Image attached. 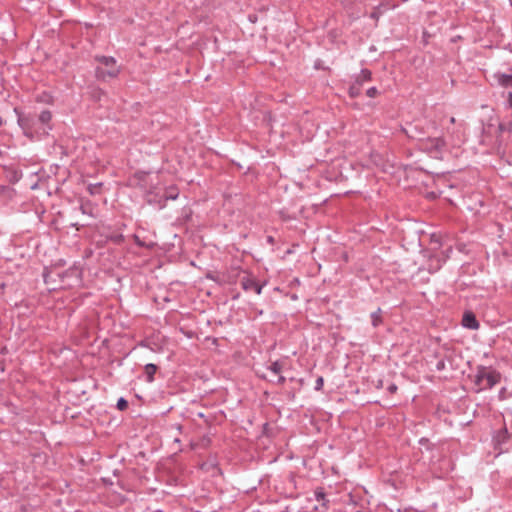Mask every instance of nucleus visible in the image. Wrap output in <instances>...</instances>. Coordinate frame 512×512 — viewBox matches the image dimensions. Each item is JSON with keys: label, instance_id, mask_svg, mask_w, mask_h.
<instances>
[{"label": "nucleus", "instance_id": "26", "mask_svg": "<svg viewBox=\"0 0 512 512\" xmlns=\"http://www.w3.org/2000/svg\"><path fill=\"white\" fill-rule=\"evenodd\" d=\"M100 186H101V184L89 185L88 190H89L90 194H95L97 192V190L100 188Z\"/></svg>", "mask_w": 512, "mask_h": 512}, {"label": "nucleus", "instance_id": "18", "mask_svg": "<svg viewBox=\"0 0 512 512\" xmlns=\"http://www.w3.org/2000/svg\"><path fill=\"white\" fill-rule=\"evenodd\" d=\"M269 370L274 374L279 375L282 370V364L279 361H275L269 366Z\"/></svg>", "mask_w": 512, "mask_h": 512}, {"label": "nucleus", "instance_id": "34", "mask_svg": "<svg viewBox=\"0 0 512 512\" xmlns=\"http://www.w3.org/2000/svg\"><path fill=\"white\" fill-rule=\"evenodd\" d=\"M80 210L82 211V213H84V214L86 213V209H85L84 205L80 206Z\"/></svg>", "mask_w": 512, "mask_h": 512}, {"label": "nucleus", "instance_id": "3", "mask_svg": "<svg viewBox=\"0 0 512 512\" xmlns=\"http://www.w3.org/2000/svg\"><path fill=\"white\" fill-rule=\"evenodd\" d=\"M498 129V147L506 150L512 143V122L500 123Z\"/></svg>", "mask_w": 512, "mask_h": 512}, {"label": "nucleus", "instance_id": "25", "mask_svg": "<svg viewBox=\"0 0 512 512\" xmlns=\"http://www.w3.org/2000/svg\"><path fill=\"white\" fill-rule=\"evenodd\" d=\"M315 497L317 501H323L325 498V493L322 489L315 491Z\"/></svg>", "mask_w": 512, "mask_h": 512}, {"label": "nucleus", "instance_id": "27", "mask_svg": "<svg viewBox=\"0 0 512 512\" xmlns=\"http://www.w3.org/2000/svg\"><path fill=\"white\" fill-rule=\"evenodd\" d=\"M387 390H388L391 394H394V393H396V392H397L398 387H397V385H396V384L391 383V384L388 386Z\"/></svg>", "mask_w": 512, "mask_h": 512}, {"label": "nucleus", "instance_id": "11", "mask_svg": "<svg viewBox=\"0 0 512 512\" xmlns=\"http://www.w3.org/2000/svg\"><path fill=\"white\" fill-rule=\"evenodd\" d=\"M372 78V73L370 70L368 69H362L360 74H358L356 77H355V82H360V85L363 86V84L365 82H368L370 81Z\"/></svg>", "mask_w": 512, "mask_h": 512}, {"label": "nucleus", "instance_id": "13", "mask_svg": "<svg viewBox=\"0 0 512 512\" xmlns=\"http://www.w3.org/2000/svg\"><path fill=\"white\" fill-rule=\"evenodd\" d=\"M362 86L360 82H353L349 87V95L352 98H357L361 94Z\"/></svg>", "mask_w": 512, "mask_h": 512}, {"label": "nucleus", "instance_id": "6", "mask_svg": "<svg viewBox=\"0 0 512 512\" xmlns=\"http://www.w3.org/2000/svg\"><path fill=\"white\" fill-rule=\"evenodd\" d=\"M14 112L18 116V125L23 129L25 135H29L34 127V120L30 116H23L17 107L14 108Z\"/></svg>", "mask_w": 512, "mask_h": 512}, {"label": "nucleus", "instance_id": "19", "mask_svg": "<svg viewBox=\"0 0 512 512\" xmlns=\"http://www.w3.org/2000/svg\"><path fill=\"white\" fill-rule=\"evenodd\" d=\"M239 274L240 270L238 268L232 269L231 272L228 274V282L234 283Z\"/></svg>", "mask_w": 512, "mask_h": 512}, {"label": "nucleus", "instance_id": "2", "mask_svg": "<svg viewBox=\"0 0 512 512\" xmlns=\"http://www.w3.org/2000/svg\"><path fill=\"white\" fill-rule=\"evenodd\" d=\"M501 375L496 370L479 367L475 375V384L481 389H491L500 382Z\"/></svg>", "mask_w": 512, "mask_h": 512}, {"label": "nucleus", "instance_id": "16", "mask_svg": "<svg viewBox=\"0 0 512 512\" xmlns=\"http://www.w3.org/2000/svg\"><path fill=\"white\" fill-rule=\"evenodd\" d=\"M371 320H372V325L374 327H377V326H379L382 323L381 309L380 308H378L377 311H375V312H373L371 314Z\"/></svg>", "mask_w": 512, "mask_h": 512}, {"label": "nucleus", "instance_id": "35", "mask_svg": "<svg viewBox=\"0 0 512 512\" xmlns=\"http://www.w3.org/2000/svg\"><path fill=\"white\" fill-rule=\"evenodd\" d=\"M4 124V120L0 117V127Z\"/></svg>", "mask_w": 512, "mask_h": 512}, {"label": "nucleus", "instance_id": "7", "mask_svg": "<svg viewBox=\"0 0 512 512\" xmlns=\"http://www.w3.org/2000/svg\"><path fill=\"white\" fill-rule=\"evenodd\" d=\"M402 130L408 138L418 140L419 142L423 140L424 132L417 125L409 124L407 127L402 128Z\"/></svg>", "mask_w": 512, "mask_h": 512}, {"label": "nucleus", "instance_id": "22", "mask_svg": "<svg viewBox=\"0 0 512 512\" xmlns=\"http://www.w3.org/2000/svg\"><path fill=\"white\" fill-rule=\"evenodd\" d=\"M323 385H324V379H323V377H322V376H319V377L316 379V382H315V390H317V391L322 390Z\"/></svg>", "mask_w": 512, "mask_h": 512}, {"label": "nucleus", "instance_id": "36", "mask_svg": "<svg viewBox=\"0 0 512 512\" xmlns=\"http://www.w3.org/2000/svg\"><path fill=\"white\" fill-rule=\"evenodd\" d=\"M177 429H178L179 431H181V430H182V426H181V425H177Z\"/></svg>", "mask_w": 512, "mask_h": 512}, {"label": "nucleus", "instance_id": "37", "mask_svg": "<svg viewBox=\"0 0 512 512\" xmlns=\"http://www.w3.org/2000/svg\"><path fill=\"white\" fill-rule=\"evenodd\" d=\"M436 262L438 263V265H437L436 269H438V268H439V262H440V260H439V259H436Z\"/></svg>", "mask_w": 512, "mask_h": 512}, {"label": "nucleus", "instance_id": "24", "mask_svg": "<svg viewBox=\"0 0 512 512\" xmlns=\"http://www.w3.org/2000/svg\"><path fill=\"white\" fill-rule=\"evenodd\" d=\"M366 94L368 97L370 98H374L378 95V89L376 87H370L367 91H366Z\"/></svg>", "mask_w": 512, "mask_h": 512}, {"label": "nucleus", "instance_id": "38", "mask_svg": "<svg viewBox=\"0 0 512 512\" xmlns=\"http://www.w3.org/2000/svg\"><path fill=\"white\" fill-rule=\"evenodd\" d=\"M510 4L512 5V0H509Z\"/></svg>", "mask_w": 512, "mask_h": 512}, {"label": "nucleus", "instance_id": "5", "mask_svg": "<svg viewBox=\"0 0 512 512\" xmlns=\"http://www.w3.org/2000/svg\"><path fill=\"white\" fill-rule=\"evenodd\" d=\"M245 275L241 278V287L245 291L254 290L256 294H261L263 285L259 284L253 277L244 272Z\"/></svg>", "mask_w": 512, "mask_h": 512}, {"label": "nucleus", "instance_id": "20", "mask_svg": "<svg viewBox=\"0 0 512 512\" xmlns=\"http://www.w3.org/2000/svg\"><path fill=\"white\" fill-rule=\"evenodd\" d=\"M128 407V401L124 398H119L117 401V408L121 411L125 410Z\"/></svg>", "mask_w": 512, "mask_h": 512}, {"label": "nucleus", "instance_id": "33", "mask_svg": "<svg viewBox=\"0 0 512 512\" xmlns=\"http://www.w3.org/2000/svg\"><path fill=\"white\" fill-rule=\"evenodd\" d=\"M315 68H316V69H320V68H322V66H321V61H319V60H318V61L315 63Z\"/></svg>", "mask_w": 512, "mask_h": 512}, {"label": "nucleus", "instance_id": "14", "mask_svg": "<svg viewBox=\"0 0 512 512\" xmlns=\"http://www.w3.org/2000/svg\"><path fill=\"white\" fill-rule=\"evenodd\" d=\"M177 197H178V191L174 187L168 188L163 195L164 202H166L167 200H175V199H177Z\"/></svg>", "mask_w": 512, "mask_h": 512}, {"label": "nucleus", "instance_id": "4", "mask_svg": "<svg viewBox=\"0 0 512 512\" xmlns=\"http://www.w3.org/2000/svg\"><path fill=\"white\" fill-rule=\"evenodd\" d=\"M445 146V141L442 137H427L420 141L421 149L430 154H437L442 151Z\"/></svg>", "mask_w": 512, "mask_h": 512}, {"label": "nucleus", "instance_id": "28", "mask_svg": "<svg viewBox=\"0 0 512 512\" xmlns=\"http://www.w3.org/2000/svg\"><path fill=\"white\" fill-rule=\"evenodd\" d=\"M75 272H76V270H75V269H68V270H66L63 274H60V273H59V274H58V276L62 278V277H65V276L72 275V274H74Z\"/></svg>", "mask_w": 512, "mask_h": 512}, {"label": "nucleus", "instance_id": "39", "mask_svg": "<svg viewBox=\"0 0 512 512\" xmlns=\"http://www.w3.org/2000/svg\"><path fill=\"white\" fill-rule=\"evenodd\" d=\"M357 512H361V511H357Z\"/></svg>", "mask_w": 512, "mask_h": 512}, {"label": "nucleus", "instance_id": "12", "mask_svg": "<svg viewBox=\"0 0 512 512\" xmlns=\"http://www.w3.org/2000/svg\"><path fill=\"white\" fill-rule=\"evenodd\" d=\"M145 375H146V381L151 383L154 381V375L158 369V367L155 364L149 363L146 364L145 367Z\"/></svg>", "mask_w": 512, "mask_h": 512}, {"label": "nucleus", "instance_id": "30", "mask_svg": "<svg viewBox=\"0 0 512 512\" xmlns=\"http://www.w3.org/2000/svg\"><path fill=\"white\" fill-rule=\"evenodd\" d=\"M267 242L271 245L274 244L275 240H274V237L273 236H267Z\"/></svg>", "mask_w": 512, "mask_h": 512}, {"label": "nucleus", "instance_id": "32", "mask_svg": "<svg viewBox=\"0 0 512 512\" xmlns=\"http://www.w3.org/2000/svg\"><path fill=\"white\" fill-rule=\"evenodd\" d=\"M507 100H508L509 105L512 107V92H509V93H508V98H507Z\"/></svg>", "mask_w": 512, "mask_h": 512}, {"label": "nucleus", "instance_id": "9", "mask_svg": "<svg viewBox=\"0 0 512 512\" xmlns=\"http://www.w3.org/2000/svg\"><path fill=\"white\" fill-rule=\"evenodd\" d=\"M52 120V113L49 110H43L38 116V121L43 124L45 127L43 128V133L47 134L48 130H51L52 127L50 122Z\"/></svg>", "mask_w": 512, "mask_h": 512}, {"label": "nucleus", "instance_id": "21", "mask_svg": "<svg viewBox=\"0 0 512 512\" xmlns=\"http://www.w3.org/2000/svg\"><path fill=\"white\" fill-rule=\"evenodd\" d=\"M52 275H53V272L52 271H49L48 269H45L44 270V273H43V278H44V282L46 284H49L50 282H52Z\"/></svg>", "mask_w": 512, "mask_h": 512}, {"label": "nucleus", "instance_id": "31", "mask_svg": "<svg viewBox=\"0 0 512 512\" xmlns=\"http://www.w3.org/2000/svg\"><path fill=\"white\" fill-rule=\"evenodd\" d=\"M285 380H286V379H285V377H283V376L279 375V377H278V381H277V382H278V384H281V385H282V384H284Z\"/></svg>", "mask_w": 512, "mask_h": 512}, {"label": "nucleus", "instance_id": "29", "mask_svg": "<svg viewBox=\"0 0 512 512\" xmlns=\"http://www.w3.org/2000/svg\"><path fill=\"white\" fill-rule=\"evenodd\" d=\"M134 240L137 246L146 247L145 243L137 235H134Z\"/></svg>", "mask_w": 512, "mask_h": 512}, {"label": "nucleus", "instance_id": "17", "mask_svg": "<svg viewBox=\"0 0 512 512\" xmlns=\"http://www.w3.org/2000/svg\"><path fill=\"white\" fill-rule=\"evenodd\" d=\"M114 244H121L124 241V236L121 233H115L107 237Z\"/></svg>", "mask_w": 512, "mask_h": 512}, {"label": "nucleus", "instance_id": "15", "mask_svg": "<svg viewBox=\"0 0 512 512\" xmlns=\"http://www.w3.org/2000/svg\"><path fill=\"white\" fill-rule=\"evenodd\" d=\"M36 101L40 103L52 104L53 97L47 92H42L41 94L37 95Z\"/></svg>", "mask_w": 512, "mask_h": 512}, {"label": "nucleus", "instance_id": "10", "mask_svg": "<svg viewBox=\"0 0 512 512\" xmlns=\"http://www.w3.org/2000/svg\"><path fill=\"white\" fill-rule=\"evenodd\" d=\"M495 78L497 79L498 84L503 87L512 86V74L496 73Z\"/></svg>", "mask_w": 512, "mask_h": 512}, {"label": "nucleus", "instance_id": "8", "mask_svg": "<svg viewBox=\"0 0 512 512\" xmlns=\"http://www.w3.org/2000/svg\"><path fill=\"white\" fill-rule=\"evenodd\" d=\"M462 325L466 328L476 330L479 328V322L473 312H465L462 318Z\"/></svg>", "mask_w": 512, "mask_h": 512}, {"label": "nucleus", "instance_id": "23", "mask_svg": "<svg viewBox=\"0 0 512 512\" xmlns=\"http://www.w3.org/2000/svg\"><path fill=\"white\" fill-rule=\"evenodd\" d=\"M446 369V360L443 358V359H440L437 363H436V370L437 371H443Z\"/></svg>", "mask_w": 512, "mask_h": 512}, {"label": "nucleus", "instance_id": "1", "mask_svg": "<svg viewBox=\"0 0 512 512\" xmlns=\"http://www.w3.org/2000/svg\"><path fill=\"white\" fill-rule=\"evenodd\" d=\"M100 62V66L95 69V76L99 80H106L107 78H115L120 72V68L116 65V60L110 56L96 57Z\"/></svg>", "mask_w": 512, "mask_h": 512}]
</instances>
